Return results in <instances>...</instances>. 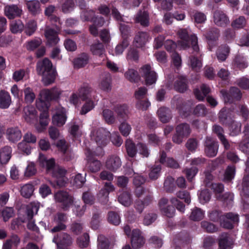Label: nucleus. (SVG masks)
I'll list each match as a JSON object with an SVG mask.
<instances>
[{
	"instance_id": "1",
	"label": "nucleus",
	"mask_w": 249,
	"mask_h": 249,
	"mask_svg": "<svg viewBox=\"0 0 249 249\" xmlns=\"http://www.w3.org/2000/svg\"><path fill=\"white\" fill-rule=\"evenodd\" d=\"M36 71L38 75L42 76V81L45 86L53 83L56 78V71L53 69L51 61L45 58L36 64Z\"/></svg>"
},
{
	"instance_id": "2",
	"label": "nucleus",
	"mask_w": 249,
	"mask_h": 249,
	"mask_svg": "<svg viewBox=\"0 0 249 249\" xmlns=\"http://www.w3.org/2000/svg\"><path fill=\"white\" fill-rule=\"evenodd\" d=\"M61 94L60 89L56 87L42 90L40 93L41 98L36 102L37 108L40 111L48 110L50 101L57 100Z\"/></svg>"
},
{
	"instance_id": "3",
	"label": "nucleus",
	"mask_w": 249,
	"mask_h": 249,
	"mask_svg": "<svg viewBox=\"0 0 249 249\" xmlns=\"http://www.w3.org/2000/svg\"><path fill=\"white\" fill-rule=\"evenodd\" d=\"M180 40L177 42L178 45L183 49H186L192 46L194 52L197 55L199 51L197 44V38L195 35H189L186 29H180L178 32Z\"/></svg>"
},
{
	"instance_id": "4",
	"label": "nucleus",
	"mask_w": 249,
	"mask_h": 249,
	"mask_svg": "<svg viewBox=\"0 0 249 249\" xmlns=\"http://www.w3.org/2000/svg\"><path fill=\"white\" fill-rule=\"evenodd\" d=\"M191 132L190 125L187 123H183L178 124L176 127V132L172 137L173 142L177 144H180L184 139L190 135Z\"/></svg>"
},
{
	"instance_id": "5",
	"label": "nucleus",
	"mask_w": 249,
	"mask_h": 249,
	"mask_svg": "<svg viewBox=\"0 0 249 249\" xmlns=\"http://www.w3.org/2000/svg\"><path fill=\"white\" fill-rule=\"evenodd\" d=\"M98 149L102 153V149L101 147H99ZM86 155L88 159V167L89 170L92 173H96L99 171L101 169L102 164L100 160L95 159V156H100L103 155L102 153L100 154H96L95 152H93L90 149H87Z\"/></svg>"
},
{
	"instance_id": "6",
	"label": "nucleus",
	"mask_w": 249,
	"mask_h": 249,
	"mask_svg": "<svg viewBox=\"0 0 249 249\" xmlns=\"http://www.w3.org/2000/svg\"><path fill=\"white\" fill-rule=\"evenodd\" d=\"M220 93L226 103H233L240 100L242 97L241 91L236 87H231L229 91L224 89H221Z\"/></svg>"
},
{
	"instance_id": "7",
	"label": "nucleus",
	"mask_w": 249,
	"mask_h": 249,
	"mask_svg": "<svg viewBox=\"0 0 249 249\" xmlns=\"http://www.w3.org/2000/svg\"><path fill=\"white\" fill-rule=\"evenodd\" d=\"M204 146V153L207 157L213 158L216 156L219 147L217 142L210 137H206Z\"/></svg>"
},
{
	"instance_id": "8",
	"label": "nucleus",
	"mask_w": 249,
	"mask_h": 249,
	"mask_svg": "<svg viewBox=\"0 0 249 249\" xmlns=\"http://www.w3.org/2000/svg\"><path fill=\"white\" fill-rule=\"evenodd\" d=\"M142 76L145 79L147 85H151L157 81V73L152 70L150 65L146 64L143 66L140 70Z\"/></svg>"
},
{
	"instance_id": "9",
	"label": "nucleus",
	"mask_w": 249,
	"mask_h": 249,
	"mask_svg": "<svg viewBox=\"0 0 249 249\" xmlns=\"http://www.w3.org/2000/svg\"><path fill=\"white\" fill-rule=\"evenodd\" d=\"M56 201L62 203V208L67 210L73 203V198L66 191H60L54 196Z\"/></svg>"
},
{
	"instance_id": "10",
	"label": "nucleus",
	"mask_w": 249,
	"mask_h": 249,
	"mask_svg": "<svg viewBox=\"0 0 249 249\" xmlns=\"http://www.w3.org/2000/svg\"><path fill=\"white\" fill-rule=\"evenodd\" d=\"M112 109L116 114L119 120L126 121L128 119L130 111L127 104H118L115 105Z\"/></svg>"
},
{
	"instance_id": "11",
	"label": "nucleus",
	"mask_w": 249,
	"mask_h": 249,
	"mask_svg": "<svg viewBox=\"0 0 249 249\" xmlns=\"http://www.w3.org/2000/svg\"><path fill=\"white\" fill-rule=\"evenodd\" d=\"M239 221L238 214L232 213H228L224 214L220 221V226L224 229H232L234 224Z\"/></svg>"
},
{
	"instance_id": "12",
	"label": "nucleus",
	"mask_w": 249,
	"mask_h": 249,
	"mask_svg": "<svg viewBox=\"0 0 249 249\" xmlns=\"http://www.w3.org/2000/svg\"><path fill=\"white\" fill-rule=\"evenodd\" d=\"M135 195L138 198L143 197L141 200L146 207L150 205L153 201V193L149 188H138L135 191Z\"/></svg>"
},
{
	"instance_id": "13",
	"label": "nucleus",
	"mask_w": 249,
	"mask_h": 249,
	"mask_svg": "<svg viewBox=\"0 0 249 249\" xmlns=\"http://www.w3.org/2000/svg\"><path fill=\"white\" fill-rule=\"evenodd\" d=\"M67 220L66 214L62 213H57L54 218V221L56 223V225L51 229L52 232L54 233L65 230L67 227L65 225Z\"/></svg>"
},
{
	"instance_id": "14",
	"label": "nucleus",
	"mask_w": 249,
	"mask_h": 249,
	"mask_svg": "<svg viewBox=\"0 0 249 249\" xmlns=\"http://www.w3.org/2000/svg\"><path fill=\"white\" fill-rule=\"evenodd\" d=\"M234 112L230 108L226 107L221 109L218 114L219 122L226 125L231 123L234 118Z\"/></svg>"
},
{
	"instance_id": "15",
	"label": "nucleus",
	"mask_w": 249,
	"mask_h": 249,
	"mask_svg": "<svg viewBox=\"0 0 249 249\" xmlns=\"http://www.w3.org/2000/svg\"><path fill=\"white\" fill-rule=\"evenodd\" d=\"M145 240L139 229H134L131 235V243L134 249L140 248L144 245Z\"/></svg>"
},
{
	"instance_id": "16",
	"label": "nucleus",
	"mask_w": 249,
	"mask_h": 249,
	"mask_svg": "<svg viewBox=\"0 0 249 249\" xmlns=\"http://www.w3.org/2000/svg\"><path fill=\"white\" fill-rule=\"evenodd\" d=\"M233 240L227 232L222 233L218 239V245L220 249H231L233 247Z\"/></svg>"
},
{
	"instance_id": "17",
	"label": "nucleus",
	"mask_w": 249,
	"mask_h": 249,
	"mask_svg": "<svg viewBox=\"0 0 249 249\" xmlns=\"http://www.w3.org/2000/svg\"><path fill=\"white\" fill-rule=\"evenodd\" d=\"M122 165L120 158L117 155L109 156L106 162V168L110 171L116 172Z\"/></svg>"
},
{
	"instance_id": "18",
	"label": "nucleus",
	"mask_w": 249,
	"mask_h": 249,
	"mask_svg": "<svg viewBox=\"0 0 249 249\" xmlns=\"http://www.w3.org/2000/svg\"><path fill=\"white\" fill-rule=\"evenodd\" d=\"M213 21L218 26L225 27L230 23L227 16L222 11L216 10L213 13Z\"/></svg>"
},
{
	"instance_id": "19",
	"label": "nucleus",
	"mask_w": 249,
	"mask_h": 249,
	"mask_svg": "<svg viewBox=\"0 0 249 249\" xmlns=\"http://www.w3.org/2000/svg\"><path fill=\"white\" fill-rule=\"evenodd\" d=\"M149 37V36L148 33L138 32L135 36L133 45L137 48H142L148 42Z\"/></svg>"
},
{
	"instance_id": "20",
	"label": "nucleus",
	"mask_w": 249,
	"mask_h": 249,
	"mask_svg": "<svg viewBox=\"0 0 249 249\" xmlns=\"http://www.w3.org/2000/svg\"><path fill=\"white\" fill-rule=\"evenodd\" d=\"M45 36L47 39V44L50 46L56 45L59 40L57 32L53 29L47 28L45 30Z\"/></svg>"
},
{
	"instance_id": "21",
	"label": "nucleus",
	"mask_w": 249,
	"mask_h": 249,
	"mask_svg": "<svg viewBox=\"0 0 249 249\" xmlns=\"http://www.w3.org/2000/svg\"><path fill=\"white\" fill-rule=\"evenodd\" d=\"M6 135L7 139L12 142H18L22 137L21 132L18 127L8 128L6 131Z\"/></svg>"
},
{
	"instance_id": "22",
	"label": "nucleus",
	"mask_w": 249,
	"mask_h": 249,
	"mask_svg": "<svg viewBox=\"0 0 249 249\" xmlns=\"http://www.w3.org/2000/svg\"><path fill=\"white\" fill-rule=\"evenodd\" d=\"M188 80L186 76H179L174 84V89L180 93L186 91L188 88Z\"/></svg>"
},
{
	"instance_id": "23",
	"label": "nucleus",
	"mask_w": 249,
	"mask_h": 249,
	"mask_svg": "<svg viewBox=\"0 0 249 249\" xmlns=\"http://www.w3.org/2000/svg\"><path fill=\"white\" fill-rule=\"evenodd\" d=\"M90 56L89 53H82L74 59L73 64L74 68L79 69L84 67L89 62Z\"/></svg>"
},
{
	"instance_id": "24",
	"label": "nucleus",
	"mask_w": 249,
	"mask_h": 249,
	"mask_svg": "<svg viewBox=\"0 0 249 249\" xmlns=\"http://www.w3.org/2000/svg\"><path fill=\"white\" fill-rule=\"evenodd\" d=\"M67 116L63 109L58 110L53 115L52 118V123L53 125L60 127L66 123Z\"/></svg>"
},
{
	"instance_id": "25",
	"label": "nucleus",
	"mask_w": 249,
	"mask_h": 249,
	"mask_svg": "<svg viewBox=\"0 0 249 249\" xmlns=\"http://www.w3.org/2000/svg\"><path fill=\"white\" fill-rule=\"evenodd\" d=\"M135 22L140 23L143 27H147L149 25V13L146 11L140 10L135 17Z\"/></svg>"
},
{
	"instance_id": "26",
	"label": "nucleus",
	"mask_w": 249,
	"mask_h": 249,
	"mask_svg": "<svg viewBox=\"0 0 249 249\" xmlns=\"http://www.w3.org/2000/svg\"><path fill=\"white\" fill-rule=\"evenodd\" d=\"M22 11L16 5H11L5 7V14L9 19H14L16 17H19Z\"/></svg>"
},
{
	"instance_id": "27",
	"label": "nucleus",
	"mask_w": 249,
	"mask_h": 249,
	"mask_svg": "<svg viewBox=\"0 0 249 249\" xmlns=\"http://www.w3.org/2000/svg\"><path fill=\"white\" fill-rule=\"evenodd\" d=\"M160 120L163 123L168 122L172 118V113L170 109L166 107H161L157 112Z\"/></svg>"
},
{
	"instance_id": "28",
	"label": "nucleus",
	"mask_w": 249,
	"mask_h": 249,
	"mask_svg": "<svg viewBox=\"0 0 249 249\" xmlns=\"http://www.w3.org/2000/svg\"><path fill=\"white\" fill-rule=\"evenodd\" d=\"M114 111L108 108L103 110L102 117L105 122L109 125L115 124L116 122V117L114 114Z\"/></svg>"
},
{
	"instance_id": "29",
	"label": "nucleus",
	"mask_w": 249,
	"mask_h": 249,
	"mask_svg": "<svg viewBox=\"0 0 249 249\" xmlns=\"http://www.w3.org/2000/svg\"><path fill=\"white\" fill-rule=\"evenodd\" d=\"M11 103V98L9 93L4 90L0 91V108L6 109Z\"/></svg>"
},
{
	"instance_id": "30",
	"label": "nucleus",
	"mask_w": 249,
	"mask_h": 249,
	"mask_svg": "<svg viewBox=\"0 0 249 249\" xmlns=\"http://www.w3.org/2000/svg\"><path fill=\"white\" fill-rule=\"evenodd\" d=\"M12 148L5 146L0 149V162L2 164H6L11 158Z\"/></svg>"
},
{
	"instance_id": "31",
	"label": "nucleus",
	"mask_w": 249,
	"mask_h": 249,
	"mask_svg": "<svg viewBox=\"0 0 249 249\" xmlns=\"http://www.w3.org/2000/svg\"><path fill=\"white\" fill-rule=\"evenodd\" d=\"M173 241L176 243L189 244L191 241V238L189 233L184 231L175 235Z\"/></svg>"
},
{
	"instance_id": "32",
	"label": "nucleus",
	"mask_w": 249,
	"mask_h": 249,
	"mask_svg": "<svg viewBox=\"0 0 249 249\" xmlns=\"http://www.w3.org/2000/svg\"><path fill=\"white\" fill-rule=\"evenodd\" d=\"M118 201L125 207L129 206L132 202V196L128 191L123 192L118 197Z\"/></svg>"
},
{
	"instance_id": "33",
	"label": "nucleus",
	"mask_w": 249,
	"mask_h": 249,
	"mask_svg": "<svg viewBox=\"0 0 249 249\" xmlns=\"http://www.w3.org/2000/svg\"><path fill=\"white\" fill-rule=\"evenodd\" d=\"M127 154L129 157L134 158L138 152L137 144L131 140L127 139L125 143Z\"/></svg>"
},
{
	"instance_id": "34",
	"label": "nucleus",
	"mask_w": 249,
	"mask_h": 249,
	"mask_svg": "<svg viewBox=\"0 0 249 249\" xmlns=\"http://www.w3.org/2000/svg\"><path fill=\"white\" fill-rule=\"evenodd\" d=\"M201 91L198 89H196L194 90V92L196 98L199 101H203L205 97L210 92V88L205 84H203L201 87Z\"/></svg>"
},
{
	"instance_id": "35",
	"label": "nucleus",
	"mask_w": 249,
	"mask_h": 249,
	"mask_svg": "<svg viewBox=\"0 0 249 249\" xmlns=\"http://www.w3.org/2000/svg\"><path fill=\"white\" fill-rule=\"evenodd\" d=\"M230 51V48L227 44L220 46L217 52V59L220 61H225L229 55Z\"/></svg>"
},
{
	"instance_id": "36",
	"label": "nucleus",
	"mask_w": 249,
	"mask_h": 249,
	"mask_svg": "<svg viewBox=\"0 0 249 249\" xmlns=\"http://www.w3.org/2000/svg\"><path fill=\"white\" fill-rule=\"evenodd\" d=\"M26 6L28 11L34 15L37 14L40 10V3L37 0L26 1Z\"/></svg>"
},
{
	"instance_id": "37",
	"label": "nucleus",
	"mask_w": 249,
	"mask_h": 249,
	"mask_svg": "<svg viewBox=\"0 0 249 249\" xmlns=\"http://www.w3.org/2000/svg\"><path fill=\"white\" fill-rule=\"evenodd\" d=\"M232 65L239 70H242L248 67V63L245 57L237 54L233 60Z\"/></svg>"
},
{
	"instance_id": "38",
	"label": "nucleus",
	"mask_w": 249,
	"mask_h": 249,
	"mask_svg": "<svg viewBox=\"0 0 249 249\" xmlns=\"http://www.w3.org/2000/svg\"><path fill=\"white\" fill-rule=\"evenodd\" d=\"M39 209V204L35 202H32L26 207V214L28 218L31 220L35 213L37 214Z\"/></svg>"
},
{
	"instance_id": "39",
	"label": "nucleus",
	"mask_w": 249,
	"mask_h": 249,
	"mask_svg": "<svg viewBox=\"0 0 249 249\" xmlns=\"http://www.w3.org/2000/svg\"><path fill=\"white\" fill-rule=\"evenodd\" d=\"M235 168L234 166H228L225 170L222 181L226 183L230 182L234 178Z\"/></svg>"
},
{
	"instance_id": "40",
	"label": "nucleus",
	"mask_w": 249,
	"mask_h": 249,
	"mask_svg": "<svg viewBox=\"0 0 249 249\" xmlns=\"http://www.w3.org/2000/svg\"><path fill=\"white\" fill-rule=\"evenodd\" d=\"M100 88L105 91H110L111 89V78L109 74L103 78L99 84Z\"/></svg>"
},
{
	"instance_id": "41",
	"label": "nucleus",
	"mask_w": 249,
	"mask_h": 249,
	"mask_svg": "<svg viewBox=\"0 0 249 249\" xmlns=\"http://www.w3.org/2000/svg\"><path fill=\"white\" fill-rule=\"evenodd\" d=\"M219 36V30L216 28H212L208 30L206 34V37L209 41V43L211 42L215 41L218 39Z\"/></svg>"
},
{
	"instance_id": "42",
	"label": "nucleus",
	"mask_w": 249,
	"mask_h": 249,
	"mask_svg": "<svg viewBox=\"0 0 249 249\" xmlns=\"http://www.w3.org/2000/svg\"><path fill=\"white\" fill-rule=\"evenodd\" d=\"M138 152L142 158H148L150 154V150L148 145L142 142L137 143Z\"/></svg>"
},
{
	"instance_id": "43",
	"label": "nucleus",
	"mask_w": 249,
	"mask_h": 249,
	"mask_svg": "<svg viewBox=\"0 0 249 249\" xmlns=\"http://www.w3.org/2000/svg\"><path fill=\"white\" fill-rule=\"evenodd\" d=\"M125 78L130 82L136 83L140 80V76L137 71L129 69L124 74Z\"/></svg>"
},
{
	"instance_id": "44",
	"label": "nucleus",
	"mask_w": 249,
	"mask_h": 249,
	"mask_svg": "<svg viewBox=\"0 0 249 249\" xmlns=\"http://www.w3.org/2000/svg\"><path fill=\"white\" fill-rule=\"evenodd\" d=\"M90 51L93 55L101 56L105 51L103 44L98 42L91 45Z\"/></svg>"
},
{
	"instance_id": "45",
	"label": "nucleus",
	"mask_w": 249,
	"mask_h": 249,
	"mask_svg": "<svg viewBox=\"0 0 249 249\" xmlns=\"http://www.w3.org/2000/svg\"><path fill=\"white\" fill-rule=\"evenodd\" d=\"M34 191V186L32 184H26L23 185L21 189V195L25 198H30L33 195Z\"/></svg>"
},
{
	"instance_id": "46",
	"label": "nucleus",
	"mask_w": 249,
	"mask_h": 249,
	"mask_svg": "<svg viewBox=\"0 0 249 249\" xmlns=\"http://www.w3.org/2000/svg\"><path fill=\"white\" fill-rule=\"evenodd\" d=\"M24 28V24L20 20L13 21L10 24V30L13 34L21 33Z\"/></svg>"
},
{
	"instance_id": "47",
	"label": "nucleus",
	"mask_w": 249,
	"mask_h": 249,
	"mask_svg": "<svg viewBox=\"0 0 249 249\" xmlns=\"http://www.w3.org/2000/svg\"><path fill=\"white\" fill-rule=\"evenodd\" d=\"M226 126L229 127L231 134L232 136H236L241 131V124L234 120H232L231 123Z\"/></svg>"
},
{
	"instance_id": "48",
	"label": "nucleus",
	"mask_w": 249,
	"mask_h": 249,
	"mask_svg": "<svg viewBox=\"0 0 249 249\" xmlns=\"http://www.w3.org/2000/svg\"><path fill=\"white\" fill-rule=\"evenodd\" d=\"M42 44V40L40 38H35L27 42L26 48L27 50L33 51L38 48Z\"/></svg>"
},
{
	"instance_id": "49",
	"label": "nucleus",
	"mask_w": 249,
	"mask_h": 249,
	"mask_svg": "<svg viewBox=\"0 0 249 249\" xmlns=\"http://www.w3.org/2000/svg\"><path fill=\"white\" fill-rule=\"evenodd\" d=\"M77 244L80 248H87L89 243V236L88 233H84L81 236L79 237L77 239Z\"/></svg>"
},
{
	"instance_id": "50",
	"label": "nucleus",
	"mask_w": 249,
	"mask_h": 249,
	"mask_svg": "<svg viewBox=\"0 0 249 249\" xmlns=\"http://www.w3.org/2000/svg\"><path fill=\"white\" fill-rule=\"evenodd\" d=\"M190 60L192 69L196 72L199 71L202 67V63L197 57L191 55L190 57Z\"/></svg>"
},
{
	"instance_id": "51",
	"label": "nucleus",
	"mask_w": 249,
	"mask_h": 249,
	"mask_svg": "<svg viewBox=\"0 0 249 249\" xmlns=\"http://www.w3.org/2000/svg\"><path fill=\"white\" fill-rule=\"evenodd\" d=\"M198 171V168L195 166L190 168H185L183 170L184 174L189 181H191L196 176Z\"/></svg>"
},
{
	"instance_id": "52",
	"label": "nucleus",
	"mask_w": 249,
	"mask_h": 249,
	"mask_svg": "<svg viewBox=\"0 0 249 249\" xmlns=\"http://www.w3.org/2000/svg\"><path fill=\"white\" fill-rule=\"evenodd\" d=\"M204 217L203 212L199 208H196L192 210L190 218L193 221H200Z\"/></svg>"
},
{
	"instance_id": "53",
	"label": "nucleus",
	"mask_w": 249,
	"mask_h": 249,
	"mask_svg": "<svg viewBox=\"0 0 249 249\" xmlns=\"http://www.w3.org/2000/svg\"><path fill=\"white\" fill-rule=\"evenodd\" d=\"M98 249H109V242L107 238L103 235H99L98 236Z\"/></svg>"
},
{
	"instance_id": "54",
	"label": "nucleus",
	"mask_w": 249,
	"mask_h": 249,
	"mask_svg": "<svg viewBox=\"0 0 249 249\" xmlns=\"http://www.w3.org/2000/svg\"><path fill=\"white\" fill-rule=\"evenodd\" d=\"M37 29L36 23L35 21L31 20L28 21L25 29V33L28 36H32Z\"/></svg>"
},
{
	"instance_id": "55",
	"label": "nucleus",
	"mask_w": 249,
	"mask_h": 249,
	"mask_svg": "<svg viewBox=\"0 0 249 249\" xmlns=\"http://www.w3.org/2000/svg\"><path fill=\"white\" fill-rule=\"evenodd\" d=\"M108 221L113 225H118L121 221L120 215L116 212H109L108 213Z\"/></svg>"
},
{
	"instance_id": "56",
	"label": "nucleus",
	"mask_w": 249,
	"mask_h": 249,
	"mask_svg": "<svg viewBox=\"0 0 249 249\" xmlns=\"http://www.w3.org/2000/svg\"><path fill=\"white\" fill-rule=\"evenodd\" d=\"M201 227L207 232L213 233L218 230V228L214 224L206 221H202Z\"/></svg>"
},
{
	"instance_id": "57",
	"label": "nucleus",
	"mask_w": 249,
	"mask_h": 249,
	"mask_svg": "<svg viewBox=\"0 0 249 249\" xmlns=\"http://www.w3.org/2000/svg\"><path fill=\"white\" fill-rule=\"evenodd\" d=\"M129 45L128 39H123L121 42L118 44L115 48V53L116 55H120L123 53L124 50Z\"/></svg>"
},
{
	"instance_id": "58",
	"label": "nucleus",
	"mask_w": 249,
	"mask_h": 249,
	"mask_svg": "<svg viewBox=\"0 0 249 249\" xmlns=\"http://www.w3.org/2000/svg\"><path fill=\"white\" fill-rule=\"evenodd\" d=\"M119 129L123 136L127 137L130 134L131 130V127L126 121H123L121 123L119 127Z\"/></svg>"
},
{
	"instance_id": "59",
	"label": "nucleus",
	"mask_w": 249,
	"mask_h": 249,
	"mask_svg": "<svg viewBox=\"0 0 249 249\" xmlns=\"http://www.w3.org/2000/svg\"><path fill=\"white\" fill-rule=\"evenodd\" d=\"M24 119L28 123H31L32 121L35 118L36 115V111L35 109L31 107L25 108L24 110Z\"/></svg>"
},
{
	"instance_id": "60",
	"label": "nucleus",
	"mask_w": 249,
	"mask_h": 249,
	"mask_svg": "<svg viewBox=\"0 0 249 249\" xmlns=\"http://www.w3.org/2000/svg\"><path fill=\"white\" fill-rule=\"evenodd\" d=\"M13 213L12 208L6 207L0 211V217H2L3 221L6 222L12 217Z\"/></svg>"
},
{
	"instance_id": "61",
	"label": "nucleus",
	"mask_w": 249,
	"mask_h": 249,
	"mask_svg": "<svg viewBox=\"0 0 249 249\" xmlns=\"http://www.w3.org/2000/svg\"><path fill=\"white\" fill-rule=\"evenodd\" d=\"M95 16V12L92 10H84L81 15V18L84 21L92 22Z\"/></svg>"
},
{
	"instance_id": "62",
	"label": "nucleus",
	"mask_w": 249,
	"mask_h": 249,
	"mask_svg": "<svg viewBox=\"0 0 249 249\" xmlns=\"http://www.w3.org/2000/svg\"><path fill=\"white\" fill-rule=\"evenodd\" d=\"M24 93L25 94V102L29 104L33 103L36 97L33 90L30 88L27 87L24 89Z\"/></svg>"
},
{
	"instance_id": "63",
	"label": "nucleus",
	"mask_w": 249,
	"mask_h": 249,
	"mask_svg": "<svg viewBox=\"0 0 249 249\" xmlns=\"http://www.w3.org/2000/svg\"><path fill=\"white\" fill-rule=\"evenodd\" d=\"M151 104L147 98L137 101L136 107L142 111L146 110L150 106Z\"/></svg>"
},
{
	"instance_id": "64",
	"label": "nucleus",
	"mask_w": 249,
	"mask_h": 249,
	"mask_svg": "<svg viewBox=\"0 0 249 249\" xmlns=\"http://www.w3.org/2000/svg\"><path fill=\"white\" fill-rule=\"evenodd\" d=\"M223 215L221 211L213 210L209 213V217L213 222H220Z\"/></svg>"
}]
</instances>
